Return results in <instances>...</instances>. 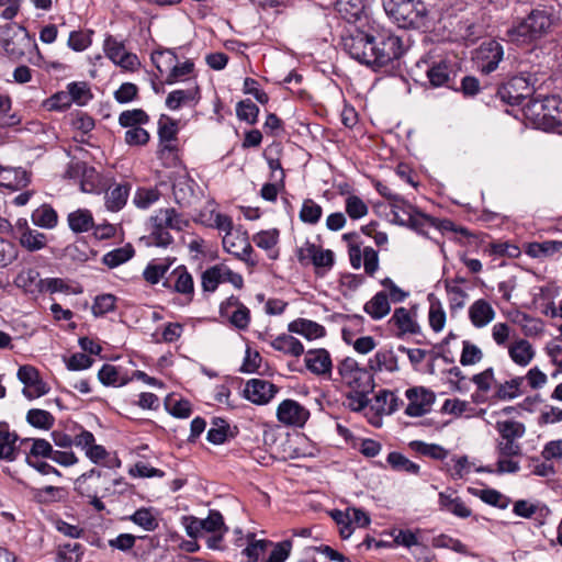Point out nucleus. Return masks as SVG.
<instances>
[{"instance_id": "f257e3e1", "label": "nucleus", "mask_w": 562, "mask_h": 562, "mask_svg": "<svg viewBox=\"0 0 562 562\" xmlns=\"http://www.w3.org/2000/svg\"><path fill=\"white\" fill-rule=\"evenodd\" d=\"M341 40L345 52L351 58L374 71L386 67L397 68L406 52L401 36L379 25H369L367 30L355 26Z\"/></svg>"}, {"instance_id": "f03ea898", "label": "nucleus", "mask_w": 562, "mask_h": 562, "mask_svg": "<svg viewBox=\"0 0 562 562\" xmlns=\"http://www.w3.org/2000/svg\"><path fill=\"white\" fill-rule=\"evenodd\" d=\"M529 125L543 132L562 133V98L543 95L537 89L529 93Z\"/></svg>"}, {"instance_id": "7ed1b4c3", "label": "nucleus", "mask_w": 562, "mask_h": 562, "mask_svg": "<svg viewBox=\"0 0 562 562\" xmlns=\"http://www.w3.org/2000/svg\"><path fill=\"white\" fill-rule=\"evenodd\" d=\"M389 16L402 29H423L427 26L428 10L422 0H382Z\"/></svg>"}, {"instance_id": "20e7f679", "label": "nucleus", "mask_w": 562, "mask_h": 562, "mask_svg": "<svg viewBox=\"0 0 562 562\" xmlns=\"http://www.w3.org/2000/svg\"><path fill=\"white\" fill-rule=\"evenodd\" d=\"M560 21V11L553 4H539L532 9L529 12V45L554 42Z\"/></svg>"}, {"instance_id": "39448f33", "label": "nucleus", "mask_w": 562, "mask_h": 562, "mask_svg": "<svg viewBox=\"0 0 562 562\" xmlns=\"http://www.w3.org/2000/svg\"><path fill=\"white\" fill-rule=\"evenodd\" d=\"M338 374L341 381L350 389L364 392H373L374 372L367 367H360L358 361L351 357H346L337 364Z\"/></svg>"}, {"instance_id": "423d86ee", "label": "nucleus", "mask_w": 562, "mask_h": 562, "mask_svg": "<svg viewBox=\"0 0 562 562\" xmlns=\"http://www.w3.org/2000/svg\"><path fill=\"white\" fill-rule=\"evenodd\" d=\"M496 429L499 434L497 452L499 457L513 458L521 454V447L517 439L525 434V426L514 420L497 422Z\"/></svg>"}, {"instance_id": "0eeeda50", "label": "nucleus", "mask_w": 562, "mask_h": 562, "mask_svg": "<svg viewBox=\"0 0 562 562\" xmlns=\"http://www.w3.org/2000/svg\"><path fill=\"white\" fill-rule=\"evenodd\" d=\"M423 63L427 66L426 76L431 88L445 87L458 91L456 86L458 75L456 63L447 58L434 60L430 64L427 60H423Z\"/></svg>"}, {"instance_id": "6e6552de", "label": "nucleus", "mask_w": 562, "mask_h": 562, "mask_svg": "<svg viewBox=\"0 0 562 562\" xmlns=\"http://www.w3.org/2000/svg\"><path fill=\"white\" fill-rule=\"evenodd\" d=\"M167 54L169 55V57L166 60V66L167 68H171V70L166 79V83L172 85L180 78L189 76L193 72L194 63L192 60H186L182 64H176L178 61V56L173 49L159 48L151 53L150 59L160 74H164L165 71V69L161 66V59H164Z\"/></svg>"}, {"instance_id": "1a4fd4ad", "label": "nucleus", "mask_w": 562, "mask_h": 562, "mask_svg": "<svg viewBox=\"0 0 562 562\" xmlns=\"http://www.w3.org/2000/svg\"><path fill=\"white\" fill-rule=\"evenodd\" d=\"M103 50L113 64L125 70L135 71L140 66L138 56L126 50L124 41H119L111 34L103 41Z\"/></svg>"}, {"instance_id": "9d476101", "label": "nucleus", "mask_w": 562, "mask_h": 562, "mask_svg": "<svg viewBox=\"0 0 562 562\" xmlns=\"http://www.w3.org/2000/svg\"><path fill=\"white\" fill-rule=\"evenodd\" d=\"M16 376L24 384L22 394L27 400L41 397L49 392V386L42 379L40 371L32 364L20 366Z\"/></svg>"}, {"instance_id": "9b49d317", "label": "nucleus", "mask_w": 562, "mask_h": 562, "mask_svg": "<svg viewBox=\"0 0 562 562\" xmlns=\"http://www.w3.org/2000/svg\"><path fill=\"white\" fill-rule=\"evenodd\" d=\"M220 315L239 330L247 329L251 321L250 310L235 295L220 304Z\"/></svg>"}, {"instance_id": "f8f14e48", "label": "nucleus", "mask_w": 562, "mask_h": 562, "mask_svg": "<svg viewBox=\"0 0 562 562\" xmlns=\"http://www.w3.org/2000/svg\"><path fill=\"white\" fill-rule=\"evenodd\" d=\"M532 307L537 313L554 318L558 310L554 299L559 295V286L552 282H546L540 286L532 288Z\"/></svg>"}, {"instance_id": "ddd939ff", "label": "nucleus", "mask_w": 562, "mask_h": 562, "mask_svg": "<svg viewBox=\"0 0 562 562\" xmlns=\"http://www.w3.org/2000/svg\"><path fill=\"white\" fill-rule=\"evenodd\" d=\"M162 286L173 293L181 294L189 302L194 296V281L187 267L180 265L176 267L162 281Z\"/></svg>"}, {"instance_id": "4468645a", "label": "nucleus", "mask_w": 562, "mask_h": 562, "mask_svg": "<svg viewBox=\"0 0 562 562\" xmlns=\"http://www.w3.org/2000/svg\"><path fill=\"white\" fill-rule=\"evenodd\" d=\"M405 395L408 400L405 414L409 417L424 416L430 411V406L435 402L434 392L423 386L407 389Z\"/></svg>"}, {"instance_id": "2eb2a0df", "label": "nucleus", "mask_w": 562, "mask_h": 562, "mask_svg": "<svg viewBox=\"0 0 562 562\" xmlns=\"http://www.w3.org/2000/svg\"><path fill=\"white\" fill-rule=\"evenodd\" d=\"M277 417L284 425L303 427L310 418V411L299 402L288 398L279 404Z\"/></svg>"}, {"instance_id": "dca6fc26", "label": "nucleus", "mask_w": 562, "mask_h": 562, "mask_svg": "<svg viewBox=\"0 0 562 562\" xmlns=\"http://www.w3.org/2000/svg\"><path fill=\"white\" fill-rule=\"evenodd\" d=\"M504 49L501 43L495 40L484 41L476 53V59L484 74L493 72L503 59Z\"/></svg>"}, {"instance_id": "f3484780", "label": "nucleus", "mask_w": 562, "mask_h": 562, "mask_svg": "<svg viewBox=\"0 0 562 562\" xmlns=\"http://www.w3.org/2000/svg\"><path fill=\"white\" fill-rule=\"evenodd\" d=\"M279 387L266 380L251 379L244 389V397L256 405L268 404L278 393Z\"/></svg>"}, {"instance_id": "a211bd4d", "label": "nucleus", "mask_w": 562, "mask_h": 562, "mask_svg": "<svg viewBox=\"0 0 562 562\" xmlns=\"http://www.w3.org/2000/svg\"><path fill=\"white\" fill-rule=\"evenodd\" d=\"M527 78L522 75L510 78L497 89V97L512 106L520 105L526 99Z\"/></svg>"}, {"instance_id": "6ab92c4d", "label": "nucleus", "mask_w": 562, "mask_h": 562, "mask_svg": "<svg viewBox=\"0 0 562 562\" xmlns=\"http://www.w3.org/2000/svg\"><path fill=\"white\" fill-rule=\"evenodd\" d=\"M438 509L461 519H467L472 516V509L469 508L463 499L456 495V491L451 488L439 492Z\"/></svg>"}, {"instance_id": "aec40b11", "label": "nucleus", "mask_w": 562, "mask_h": 562, "mask_svg": "<svg viewBox=\"0 0 562 562\" xmlns=\"http://www.w3.org/2000/svg\"><path fill=\"white\" fill-rule=\"evenodd\" d=\"M150 223L177 232H181L189 226V221L173 207L157 210L155 215L150 216Z\"/></svg>"}, {"instance_id": "412c9836", "label": "nucleus", "mask_w": 562, "mask_h": 562, "mask_svg": "<svg viewBox=\"0 0 562 562\" xmlns=\"http://www.w3.org/2000/svg\"><path fill=\"white\" fill-rule=\"evenodd\" d=\"M201 99V90L198 85L189 89H177L168 93L166 106L177 111L183 105L195 106Z\"/></svg>"}, {"instance_id": "4be33fe9", "label": "nucleus", "mask_w": 562, "mask_h": 562, "mask_svg": "<svg viewBox=\"0 0 562 562\" xmlns=\"http://www.w3.org/2000/svg\"><path fill=\"white\" fill-rule=\"evenodd\" d=\"M305 367L316 375H324L331 372L333 363L329 352L324 349H311L304 358Z\"/></svg>"}, {"instance_id": "5701e85b", "label": "nucleus", "mask_w": 562, "mask_h": 562, "mask_svg": "<svg viewBox=\"0 0 562 562\" xmlns=\"http://www.w3.org/2000/svg\"><path fill=\"white\" fill-rule=\"evenodd\" d=\"M98 380L104 386L121 387L128 384L132 378L123 367L104 363L98 372Z\"/></svg>"}, {"instance_id": "b1692460", "label": "nucleus", "mask_w": 562, "mask_h": 562, "mask_svg": "<svg viewBox=\"0 0 562 562\" xmlns=\"http://www.w3.org/2000/svg\"><path fill=\"white\" fill-rule=\"evenodd\" d=\"M101 477L102 472L92 468L76 479L74 490L81 497L97 496Z\"/></svg>"}, {"instance_id": "393cba45", "label": "nucleus", "mask_w": 562, "mask_h": 562, "mask_svg": "<svg viewBox=\"0 0 562 562\" xmlns=\"http://www.w3.org/2000/svg\"><path fill=\"white\" fill-rule=\"evenodd\" d=\"M211 425L206 434V440L213 445H223L237 435V428H232L228 422L222 417H214Z\"/></svg>"}, {"instance_id": "a878e982", "label": "nucleus", "mask_w": 562, "mask_h": 562, "mask_svg": "<svg viewBox=\"0 0 562 562\" xmlns=\"http://www.w3.org/2000/svg\"><path fill=\"white\" fill-rule=\"evenodd\" d=\"M288 330L303 336L308 340L323 338L326 329L323 325L306 318H296L288 325Z\"/></svg>"}, {"instance_id": "bb28decb", "label": "nucleus", "mask_w": 562, "mask_h": 562, "mask_svg": "<svg viewBox=\"0 0 562 562\" xmlns=\"http://www.w3.org/2000/svg\"><path fill=\"white\" fill-rule=\"evenodd\" d=\"M131 189L132 186L128 182L109 188L104 195L106 210L110 212L121 211L126 205Z\"/></svg>"}, {"instance_id": "cd10ccee", "label": "nucleus", "mask_w": 562, "mask_h": 562, "mask_svg": "<svg viewBox=\"0 0 562 562\" xmlns=\"http://www.w3.org/2000/svg\"><path fill=\"white\" fill-rule=\"evenodd\" d=\"M335 10L348 23H357L364 15V0H336Z\"/></svg>"}, {"instance_id": "c85d7f7f", "label": "nucleus", "mask_w": 562, "mask_h": 562, "mask_svg": "<svg viewBox=\"0 0 562 562\" xmlns=\"http://www.w3.org/2000/svg\"><path fill=\"white\" fill-rule=\"evenodd\" d=\"M175 261L176 258L150 260L143 271L144 280L151 285L159 283L161 280L164 281L167 277V272Z\"/></svg>"}, {"instance_id": "c756f323", "label": "nucleus", "mask_w": 562, "mask_h": 562, "mask_svg": "<svg viewBox=\"0 0 562 562\" xmlns=\"http://www.w3.org/2000/svg\"><path fill=\"white\" fill-rule=\"evenodd\" d=\"M368 367L374 373L383 370L395 372L398 370L397 357L392 349L381 348L375 352L373 358L369 359Z\"/></svg>"}, {"instance_id": "7c9ffc66", "label": "nucleus", "mask_w": 562, "mask_h": 562, "mask_svg": "<svg viewBox=\"0 0 562 562\" xmlns=\"http://www.w3.org/2000/svg\"><path fill=\"white\" fill-rule=\"evenodd\" d=\"M469 317L473 326L481 328L494 319L495 312L487 301L480 299L470 306Z\"/></svg>"}, {"instance_id": "2f4dec72", "label": "nucleus", "mask_w": 562, "mask_h": 562, "mask_svg": "<svg viewBox=\"0 0 562 562\" xmlns=\"http://www.w3.org/2000/svg\"><path fill=\"white\" fill-rule=\"evenodd\" d=\"M279 236L280 232L277 228L260 231L252 236V241L257 247L266 250L271 260H277L279 250L276 249V246L279 243Z\"/></svg>"}, {"instance_id": "473e14b6", "label": "nucleus", "mask_w": 562, "mask_h": 562, "mask_svg": "<svg viewBox=\"0 0 562 562\" xmlns=\"http://www.w3.org/2000/svg\"><path fill=\"white\" fill-rule=\"evenodd\" d=\"M27 442H31V448L29 452L25 453V462L52 458L54 448L48 440L44 438H24L21 440V445Z\"/></svg>"}, {"instance_id": "72a5a7b5", "label": "nucleus", "mask_w": 562, "mask_h": 562, "mask_svg": "<svg viewBox=\"0 0 562 562\" xmlns=\"http://www.w3.org/2000/svg\"><path fill=\"white\" fill-rule=\"evenodd\" d=\"M30 179L22 168H1L0 186L12 191L20 190L27 186Z\"/></svg>"}, {"instance_id": "f704fd0d", "label": "nucleus", "mask_w": 562, "mask_h": 562, "mask_svg": "<svg viewBox=\"0 0 562 562\" xmlns=\"http://www.w3.org/2000/svg\"><path fill=\"white\" fill-rule=\"evenodd\" d=\"M390 323L397 327V337H403L405 334H416L419 331V325L415 319H413L409 311L405 307L395 308Z\"/></svg>"}, {"instance_id": "c9c22d12", "label": "nucleus", "mask_w": 562, "mask_h": 562, "mask_svg": "<svg viewBox=\"0 0 562 562\" xmlns=\"http://www.w3.org/2000/svg\"><path fill=\"white\" fill-rule=\"evenodd\" d=\"M458 33L467 43L474 44L484 34L483 25L475 16H462L457 24Z\"/></svg>"}, {"instance_id": "e433bc0d", "label": "nucleus", "mask_w": 562, "mask_h": 562, "mask_svg": "<svg viewBox=\"0 0 562 562\" xmlns=\"http://www.w3.org/2000/svg\"><path fill=\"white\" fill-rule=\"evenodd\" d=\"M270 346L277 351L291 355L293 357H300L304 353L303 344L297 338L288 334H281L276 337L270 341Z\"/></svg>"}, {"instance_id": "4c0bfd02", "label": "nucleus", "mask_w": 562, "mask_h": 562, "mask_svg": "<svg viewBox=\"0 0 562 562\" xmlns=\"http://www.w3.org/2000/svg\"><path fill=\"white\" fill-rule=\"evenodd\" d=\"M19 435L15 431H0V460L15 461L20 453L16 446Z\"/></svg>"}, {"instance_id": "58836bf2", "label": "nucleus", "mask_w": 562, "mask_h": 562, "mask_svg": "<svg viewBox=\"0 0 562 562\" xmlns=\"http://www.w3.org/2000/svg\"><path fill=\"white\" fill-rule=\"evenodd\" d=\"M363 310L373 319H381L386 316L391 311L386 292L380 291L375 293L372 299L364 304Z\"/></svg>"}, {"instance_id": "ea45409f", "label": "nucleus", "mask_w": 562, "mask_h": 562, "mask_svg": "<svg viewBox=\"0 0 562 562\" xmlns=\"http://www.w3.org/2000/svg\"><path fill=\"white\" fill-rule=\"evenodd\" d=\"M67 221L74 233H86L94 227L92 213L87 209H78L69 213Z\"/></svg>"}, {"instance_id": "a19ab883", "label": "nucleus", "mask_w": 562, "mask_h": 562, "mask_svg": "<svg viewBox=\"0 0 562 562\" xmlns=\"http://www.w3.org/2000/svg\"><path fill=\"white\" fill-rule=\"evenodd\" d=\"M157 134L159 143L178 140L179 121L168 114H160L157 122Z\"/></svg>"}, {"instance_id": "79ce46f5", "label": "nucleus", "mask_w": 562, "mask_h": 562, "mask_svg": "<svg viewBox=\"0 0 562 562\" xmlns=\"http://www.w3.org/2000/svg\"><path fill=\"white\" fill-rule=\"evenodd\" d=\"M313 254V266L315 273L319 277L325 274L326 270L333 268L335 263V255L330 249H323L321 246H311Z\"/></svg>"}, {"instance_id": "37998d69", "label": "nucleus", "mask_w": 562, "mask_h": 562, "mask_svg": "<svg viewBox=\"0 0 562 562\" xmlns=\"http://www.w3.org/2000/svg\"><path fill=\"white\" fill-rule=\"evenodd\" d=\"M178 140H169L159 143L157 148V157L162 161L166 168H173L180 164Z\"/></svg>"}, {"instance_id": "c03bdc74", "label": "nucleus", "mask_w": 562, "mask_h": 562, "mask_svg": "<svg viewBox=\"0 0 562 562\" xmlns=\"http://www.w3.org/2000/svg\"><path fill=\"white\" fill-rule=\"evenodd\" d=\"M386 462L391 469L396 472H405L407 474L418 475L420 471L419 464L411 461L403 453L397 451L390 452L387 454Z\"/></svg>"}, {"instance_id": "a18cd8bd", "label": "nucleus", "mask_w": 562, "mask_h": 562, "mask_svg": "<svg viewBox=\"0 0 562 562\" xmlns=\"http://www.w3.org/2000/svg\"><path fill=\"white\" fill-rule=\"evenodd\" d=\"M135 255V249L131 244H126L123 247L115 248L102 257V263L108 266L109 268H116L130 259H132Z\"/></svg>"}, {"instance_id": "49530a36", "label": "nucleus", "mask_w": 562, "mask_h": 562, "mask_svg": "<svg viewBox=\"0 0 562 562\" xmlns=\"http://www.w3.org/2000/svg\"><path fill=\"white\" fill-rule=\"evenodd\" d=\"M149 120V115L143 109L125 110L119 115V124L124 128L142 127Z\"/></svg>"}, {"instance_id": "de8ad7c7", "label": "nucleus", "mask_w": 562, "mask_h": 562, "mask_svg": "<svg viewBox=\"0 0 562 562\" xmlns=\"http://www.w3.org/2000/svg\"><path fill=\"white\" fill-rule=\"evenodd\" d=\"M409 448L420 456L428 457L434 460H443L448 456V451L440 445L427 443L420 440L409 442Z\"/></svg>"}, {"instance_id": "09e8293b", "label": "nucleus", "mask_w": 562, "mask_h": 562, "mask_svg": "<svg viewBox=\"0 0 562 562\" xmlns=\"http://www.w3.org/2000/svg\"><path fill=\"white\" fill-rule=\"evenodd\" d=\"M32 222L40 227L54 228L58 223V215L49 204H43L32 213Z\"/></svg>"}, {"instance_id": "8fccbe9b", "label": "nucleus", "mask_w": 562, "mask_h": 562, "mask_svg": "<svg viewBox=\"0 0 562 562\" xmlns=\"http://www.w3.org/2000/svg\"><path fill=\"white\" fill-rule=\"evenodd\" d=\"M19 240L21 246L29 251L43 249L47 241L45 234L32 228H25L21 233Z\"/></svg>"}, {"instance_id": "3c124183", "label": "nucleus", "mask_w": 562, "mask_h": 562, "mask_svg": "<svg viewBox=\"0 0 562 562\" xmlns=\"http://www.w3.org/2000/svg\"><path fill=\"white\" fill-rule=\"evenodd\" d=\"M323 215V207L313 199L303 200L302 207L299 213V218L304 224L316 225Z\"/></svg>"}, {"instance_id": "603ef678", "label": "nucleus", "mask_w": 562, "mask_h": 562, "mask_svg": "<svg viewBox=\"0 0 562 562\" xmlns=\"http://www.w3.org/2000/svg\"><path fill=\"white\" fill-rule=\"evenodd\" d=\"M80 189L86 193H100L102 191V177L94 167L88 165L80 179Z\"/></svg>"}, {"instance_id": "864d4df0", "label": "nucleus", "mask_w": 562, "mask_h": 562, "mask_svg": "<svg viewBox=\"0 0 562 562\" xmlns=\"http://www.w3.org/2000/svg\"><path fill=\"white\" fill-rule=\"evenodd\" d=\"M223 282L222 265L207 268L201 274V286L204 292L213 293Z\"/></svg>"}, {"instance_id": "5fc2aeb1", "label": "nucleus", "mask_w": 562, "mask_h": 562, "mask_svg": "<svg viewBox=\"0 0 562 562\" xmlns=\"http://www.w3.org/2000/svg\"><path fill=\"white\" fill-rule=\"evenodd\" d=\"M26 422L34 428L48 430L54 426L55 417L48 411L31 408L26 413Z\"/></svg>"}, {"instance_id": "6e6d98bb", "label": "nucleus", "mask_w": 562, "mask_h": 562, "mask_svg": "<svg viewBox=\"0 0 562 562\" xmlns=\"http://www.w3.org/2000/svg\"><path fill=\"white\" fill-rule=\"evenodd\" d=\"M235 111L239 121L246 122L249 125H255L258 122L259 108L250 99L237 102Z\"/></svg>"}, {"instance_id": "4d7b16f0", "label": "nucleus", "mask_w": 562, "mask_h": 562, "mask_svg": "<svg viewBox=\"0 0 562 562\" xmlns=\"http://www.w3.org/2000/svg\"><path fill=\"white\" fill-rule=\"evenodd\" d=\"M67 92L71 95V104L86 105L93 98L88 83L85 81H72L68 83Z\"/></svg>"}, {"instance_id": "13d9d810", "label": "nucleus", "mask_w": 562, "mask_h": 562, "mask_svg": "<svg viewBox=\"0 0 562 562\" xmlns=\"http://www.w3.org/2000/svg\"><path fill=\"white\" fill-rule=\"evenodd\" d=\"M128 519L146 531H154L158 528V519L153 515L151 508L142 507L135 510Z\"/></svg>"}, {"instance_id": "bf43d9fd", "label": "nucleus", "mask_w": 562, "mask_h": 562, "mask_svg": "<svg viewBox=\"0 0 562 562\" xmlns=\"http://www.w3.org/2000/svg\"><path fill=\"white\" fill-rule=\"evenodd\" d=\"M166 411L176 418H189L192 414V404L186 398H172L168 396L165 401Z\"/></svg>"}, {"instance_id": "052dcab7", "label": "nucleus", "mask_w": 562, "mask_h": 562, "mask_svg": "<svg viewBox=\"0 0 562 562\" xmlns=\"http://www.w3.org/2000/svg\"><path fill=\"white\" fill-rule=\"evenodd\" d=\"M92 30L71 31L68 36L67 46L74 52H83L92 44Z\"/></svg>"}, {"instance_id": "680f3d73", "label": "nucleus", "mask_w": 562, "mask_h": 562, "mask_svg": "<svg viewBox=\"0 0 562 562\" xmlns=\"http://www.w3.org/2000/svg\"><path fill=\"white\" fill-rule=\"evenodd\" d=\"M524 382V378H515L505 383H496L495 382V396L498 400L507 401L516 397L520 393V385Z\"/></svg>"}, {"instance_id": "e2e57ef3", "label": "nucleus", "mask_w": 562, "mask_h": 562, "mask_svg": "<svg viewBox=\"0 0 562 562\" xmlns=\"http://www.w3.org/2000/svg\"><path fill=\"white\" fill-rule=\"evenodd\" d=\"M562 249V241L546 240L529 243V257L541 258L552 256Z\"/></svg>"}, {"instance_id": "0e129e2a", "label": "nucleus", "mask_w": 562, "mask_h": 562, "mask_svg": "<svg viewBox=\"0 0 562 562\" xmlns=\"http://www.w3.org/2000/svg\"><path fill=\"white\" fill-rule=\"evenodd\" d=\"M203 532L215 533L217 531L228 532V527L224 522L221 512L210 509L206 518H201Z\"/></svg>"}, {"instance_id": "69168bd1", "label": "nucleus", "mask_w": 562, "mask_h": 562, "mask_svg": "<svg viewBox=\"0 0 562 562\" xmlns=\"http://www.w3.org/2000/svg\"><path fill=\"white\" fill-rule=\"evenodd\" d=\"M434 294L429 295L430 307H429V326L435 333H439L443 329L446 324V312L443 311L441 303L436 300L432 301Z\"/></svg>"}, {"instance_id": "338daca9", "label": "nucleus", "mask_w": 562, "mask_h": 562, "mask_svg": "<svg viewBox=\"0 0 562 562\" xmlns=\"http://www.w3.org/2000/svg\"><path fill=\"white\" fill-rule=\"evenodd\" d=\"M160 198V191L157 188H138L134 194L133 202L138 209L146 210Z\"/></svg>"}, {"instance_id": "774afa93", "label": "nucleus", "mask_w": 562, "mask_h": 562, "mask_svg": "<svg viewBox=\"0 0 562 562\" xmlns=\"http://www.w3.org/2000/svg\"><path fill=\"white\" fill-rule=\"evenodd\" d=\"M63 487L48 485L42 488L31 487L33 499L38 504H49L60 501Z\"/></svg>"}]
</instances>
